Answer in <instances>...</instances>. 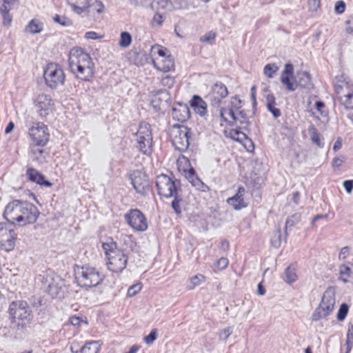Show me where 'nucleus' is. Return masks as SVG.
Instances as JSON below:
<instances>
[{"instance_id":"1","label":"nucleus","mask_w":353,"mask_h":353,"mask_svg":"<svg viewBox=\"0 0 353 353\" xmlns=\"http://www.w3.org/2000/svg\"><path fill=\"white\" fill-rule=\"evenodd\" d=\"M40 212L32 203L21 199H12L4 208L3 217L8 223L27 226L37 222Z\"/></svg>"},{"instance_id":"2","label":"nucleus","mask_w":353,"mask_h":353,"mask_svg":"<svg viewBox=\"0 0 353 353\" xmlns=\"http://www.w3.org/2000/svg\"><path fill=\"white\" fill-rule=\"evenodd\" d=\"M68 64L74 77L83 82H91L95 77V64L90 54L80 47L72 48L69 52Z\"/></svg>"},{"instance_id":"3","label":"nucleus","mask_w":353,"mask_h":353,"mask_svg":"<svg viewBox=\"0 0 353 353\" xmlns=\"http://www.w3.org/2000/svg\"><path fill=\"white\" fill-rule=\"evenodd\" d=\"M27 137L29 139V153L38 159L44 153V148L50 140L48 126L41 121H33L28 127Z\"/></svg>"},{"instance_id":"4","label":"nucleus","mask_w":353,"mask_h":353,"mask_svg":"<svg viewBox=\"0 0 353 353\" xmlns=\"http://www.w3.org/2000/svg\"><path fill=\"white\" fill-rule=\"evenodd\" d=\"M74 272L77 285L85 290L100 286L106 278L100 268L88 264L76 265Z\"/></svg>"},{"instance_id":"5","label":"nucleus","mask_w":353,"mask_h":353,"mask_svg":"<svg viewBox=\"0 0 353 353\" xmlns=\"http://www.w3.org/2000/svg\"><path fill=\"white\" fill-rule=\"evenodd\" d=\"M106 259L107 269L114 273H120L128 265V254L121 248L117 247V243L112 238L102 243L101 245Z\"/></svg>"},{"instance_id":"6","label":"nucleus","mask_w":353,"mask_h":353,"mask_svg":"<svg viewBox=\"0 0 353 353\" xmlns=\"http://www.w3.org/2000/svg\"><path fill=\"white\" fill-rule=\"evenodd\" d=\"M150 56L153 67L159 72L168 73L175 70V61L170 50L160 44L151 46Z\"/></svg>"},{"instance_id":"7","label":"nucleus","mask_w":353,"mask_h":353,"mask_svg":"<svg viewBox=\"0 0 353 353\" xmlns=\"http://www.w3.org/2000/svg\"><path fill=\"white\" fill-rule=\"evenodd\" d=\"M8 312L10 322L16 324L18 328L26 327L33 319L32 311L29 304L23 300L11 302Z\"/></svg>"},{"instance_id":"8","label":"nucleus","mask_w":353,"mask_h":353,"mask_svg":"<svg viewBox=\"0 0 353 353\" xmlns=\"http://www.w3.org/2000/svg\"><path fill=\"white\" fill-rule=\"evenodd\" d=\"M335 99L345 110H353V82L343 75L336 77Z\"/></svg>"},{"instance_id":"9","label":"nucleus","mask_w":353,"mask_h":353,"mask_svg":"<svg viewBox=\"0 0 353 353\" xmlns=\"http://www.w3.org/2000/svg\"><path fill=\"white\" fill-rule=\"evenodd\" d=\"M134 136L135 145L138 150L145 155L151 154L153 150V137L151 125L145 121L141 122Z\"/></svg>"},{"instance_id":"10","label":"nucleus","mask_w":353,"mask_h":353,"mask_svg":"<svg viewBox=\"0 0 353 353\" xmlns=\"http://www.w3.org/2000/svg\"><path fill=\"white\" fill-rule=\"evenodd\" d=\"M170 141L174 147L181 152L187 150L190 145L191 130L183 125L174 124L169 130Z\"/></svg>"},{"instance_id":"11","label":"nucleus","mask_w":353,"mask_h":353,"mask_svg":"<svg viewBox=\"0 0 353 353\" xmlns=\"http://www.w3.org/2000/svg\"><path fill=\"white\" fill-rule=\"evenodd\" d=\"M222 126L235 125L240 128H247L249 125L248 117L242 111H234L231 108H222L220 110Z\"/></svg>"},{"instance_id":"12","label":"nucleus","mask_w":353,"mask_h":353,"mask_svg":"<svg viewBox=\"0 0 353 353\" xmlns=\"http://www.w3.org/2000/svg\"><path fill=\"white\" fill-rule=\"evenodd\" d=\"M43 79L48 87L56 88L64 83L65 74L59 64L51 62L43 70Z\"/></svg>"},{"instance_id":"13","label":"nucleus","mask_w":353,"mask_h":353,"mask_svg":"<svg viewBox=\"0 0 353 353\" xmlns=\"http://www.w3.org/2000/svg\"><path fill=\"white\" fill-rule=\"evenodd\" d=\"M156 186L161 196L170 198L178 192L180 182L166 174H161L157 177Z\"/></svg>"},{"instance_id":"14","label":"nucleus","mask_w":353,"mask_h":353,"mask_svg":"<svg viewBox=\"0 0 353 353\" xmlns=\"http://www.w3.org/2000/svg\"><path fill=\"white\" fill-rule=\"evenodd\" d=\"M336 300L334 293L325 292L321 299L319 306L312 314V319L314 321L329 316L334 311Z\"/></svg>"},{"instance_id":"15","label":"nucleus","mask_w":353,"mask_h":353,"mask_svg":"<svg viewBox=\"0 0 353 353\" xmlns=\"http://www.w3.org/2000/svg\"><path fill=\"white\" fill-rule=\"evenodd\" d=\"M18 234L15 230L5 223H0V249L12 251L17 244Z\"/></svg>"},{"instance_id":"16","label":"nucleus","mask_w":353,"mask_h":353,"mask_svg":"<svg viewBox=\"0 0 353 353\" xmlns=\"http://www.w3.org/2000/svg\"><path fill=\"white\" fill-rule=\"evenodd\" d=\"M241 129L238 126L229 125L225 127L223 133L226 137L241 143L248 152H253L255 148L254 144L252 139L241 130Z\"/></svg>"},{"instance_id":"17","label":"nucleus","mask_w":353,"mask_h":353,"mask_svg":"<svg viewBox=\"0 0 353 353\" xmlns=\"http://www.w3.org/2000/svg\"><path fill=\"white\" fill-rule=\"evenodd\" d=\"M128 225L135 232H144L148 229V220L144 214L138 209H131L124 215Z\"/></svg>"},{"instance_id":"18","label":"nucleus","mask_w":353,"mask_h":353,"mask_svg":"<svg viewBox=\"0 0 353 353\" xmlns=\"http://www.w3.org/2000/svg\"><path fill=\"white\" fill-rule=\"evenodd\" d=\"M34 105L40 117L46 118L55 109L54 103L50 96L46 94H39L34 101Z\"/></svg>"},{"instance_id":"19","label":"nucleus","mask_w":353,"mask_h":353,"mask_svg":"<svg viewBox=\"0 0 353 353\" xmlns=\"http://www.w3.org/2000/svg\"><path fill=\"white\" fill-rule=\"evenodd\" d=\"M131 183L137 193L145 194L150 191V184L148 176L140 172L134 171L131 174Z\"/></svg>"},{"instance_id":"20","label":"nucleus","mask_w":353,"mask_h":353,"mask_svg":"<svg viewBox=\"0 0 353 353\" xmlns=\"http://www.w3.org/2000/svg\"><path fill=\"white\" fill-rule=\"evenodd\" d=\"M280 79L288 91L292 92L297 88L296 79L294 76V65L292 63H288L285 65Z\"/></svg>"},{"instance_id":"21","label":"nucleus","mask_w":353,"mask_h":353,"mask_svg":"<svg viewBox=\"0 0 353 353\" xmlns=\"http://www.w3.org/2000/svg\"><path fill=\"white\" fill-rule=\"evenodd\" d=\"M245 188L242 185L239 186L235 194L227 199L226 203L234 210H241L247 208L248 203L245 197Z\"/></svg>"},{"instance_id":"22","label":"nucleus","mask_w":353,"mask_h":353,"mask_svg":"<svg viewBox=\"0 0 353 353\" xmlns=\"http://www.w3.org/2000/svg\"><path fill=\"white\" fill-rule=\"evenodd\" d=\"M177 169L179 172L184 174L185 177L192 179L195 175V171L191 166V163L188 158L183 155L179 157L176 161Z\"/></svg>"},{"instance_id":"23","label":"nucleus","mask_w":353,"mask_h":353,"mask_svg":"<svg viewBox=\"0 0 353 353\" xmlns=\"http://www.w3.org/2000/svg\"><path fill=\"white\" fill-rule=\"evenodd\" d=\"M26 174L27 179L31 182L46 187L52 185L51 183L45 179L44 175L35 168H28L26 170Z\"/></svg>"},{"instance_id":"24","label":"nucleus","mask_w":353,"mask_h":353,"mask_svg":"<svg viewBox=\"0 0 353 353\" xmlns=\"http://www.w3.org/2000/svg\"><path fill=\"white\" fill-rule=\"evenodd\" d=\"M210 94L215 103H220L223 99L228 95V90L225 84L218 82L212 86Z\"/></svg>"},{"instance_id":"25","label":"nucleus","mask_w":353,"mask_h":353,"mask_svg":"<svg viewBox=\"0 0 353 353\" xmlns=\"http://www.w3.org/2000/svg\"><path fill=\"white\" fill-rule=\"evenodd\" d=\"M172 115L174 120L184 123L190 117V112L187 105L179 104L172 109Z\"/></svg>"},{"instance_id":"26","label":"nucleus","mask_w":353,"mask_h":353,"mask_svg":"<svg viewBox=\"0 0 353 353\" xmlns=\"http://www.w3.org/2000/svg\"><path fill=\"white\" fill-rule=\"evenodd\" d=\"M190 105L194 112L200 115L204 116L207 113V103L201 97L194 95L190 101Z\"/></svg>"},{"instance_id":"27","label":"nucleus","mask_w":353,"mask_h":353,"mask_svg":"<svg viewBox=\"0 0 353 353\" xmlns=\"http://www.w3.org/2000/svg\"><path fill=\"white\" fill-rule=\"evenodd\" d=\"M103 345L101 341H89L81 347L80 353H99Z\"/></svg>"},{"instance_id":"28","label":"nucleus","mask_w":353,"mask_h":353,"mask_svg":"<svg viewBox=\"0 0 353 353\" xmlns=\"http://www.w3.org/2000/svg\"><path fill=\"white\" fill-rule=\"evenodd\" d=\"M308 132L312 142L319 148H323L324 139L322 134L318 131V130L314 125H311L308 128Z\"/></svg>"},{"instance_id":"29","label":"nucleus","mask_w":353,"mask_h":353,"mask_svg":"<svg viewBox=\"0 0 353 353\" xmlns=\"http://www.w3.org/2000/svg\"><path fill=\"white\" fill-rule=\"evenodd\" d=\"M43 29V23L38 19H32L25 28V32L30 34L40 33Z\"/></svg>"},{"instance_id":"30","label":"nucleus","mask_w":353,"mask_h":353,"mask_svg":"<svg viewBox=\"0 0 353 353\" xmlns=\"http://www.w3.org/2000/svg\"><path fill=\"white\" fill-rule=\"evenodd\" d=\"M88 7L85 9V12L89 14L94 15L95 14H101L104 12L105 7L101 1L95 0L92 3L87 1Z\"/></svg>"},{"instance_id":"31","label":"nucleus","mask_w":353,"mask_h":353,"mask_svg":"<svg viewBox=\"0 0 353 353\" xmlns=\"http://www.w3.org/2000/svg\"><path fill=\"white\" fill-rule=\"evenodd\" d=\"M266 103L268 110L272 114L274 118H278L281 116V112L280 109L276 107V98L273 94H268L266 97Z\"/></svg>"},{"instance_id":"32","label":"nucleus","mask_w":353,"mask_h":353,"mask_svg":"<svg viewBox=\"0 0 353 353\" xmlns=\"http://www.w3.org/2000/svg\"><path fill=\"white\" fill-rule=\"evenodd\" d=\"M296 84L298 88H308L312 83V78L307 72H299L296 74Z\"/></svg>"},{"instance_id":"33","label":"nucleus","mask_w":353,"mask_h":353,"mask_svg":"<svg viewBox=\"0 0 353 353\" xmlns=\"http://www.w3.org/2000/svg\"><path fill=\"white\" fill-rule=\"evenodd\" d=\"M67 1L72 7V10L79 14L83 13L88 7V0H67Z\"/></svg>"},{"instance_id":"34","label":"nucleus","mask_w":353,"mask_h":353,"mask_svg":"<svg viewBox=\"0 0 353 353\" xmlns=\"http://www.w3.org/2000/svg\"><path fill=\"white\" fill-rule=\"evenodd\" d=\"M229 265V260L226 257H221L217 259L213 265V271L215 273L225 270Z\"/></svg>"},{"instance_id":"35","label":"nucleus","mask_w":353,"mask_h":353,"mask_svg":"<svg viewBox=\"0 0 353 353\" xmlns=\"http://www.w3.org/2000/svg\"><path fill=\"white\" fill-rule=\"evenodd\" d=\"M339 259L345 263H347V261L353 262V252L351 251V248L348 246L341 248L339 252Z\"/></svg>"},{"instance_id":"36","label":"nucleus","mask_w":353,"mask_h":353,"mask_svg":"<svg viewBox=\"0 0 353 353\" xmlns=\"http://www.w3.org/2000/svg\"><path fill=\"white\" fill-rule=\"evenodd\" d=\"M206 280V277L201 274H197L190 278V285L188 287V290H192L194 289L196 286L200 285L201 283H204Z\"/></svg>"},{"instance_id":"37","label":"nucleus","mask_w":353,"mask_h":353,"mask_svg":"<svg viewBox=\"0 0 353 353\" xmlns=\"http://www.w3.org/2000/svg\"><path fill=\"white\" fill-rule=\"evenodd\" d=\"M132 41L131 34L128 32H121L119 41V45L122 48H128Z\"/></svg>"},{"instance_id":"38","label":"nucleus","mask_w":353,"mask_h":353,"mask_svg":"<svg viewBox=\"0 0 353 353\" xmlns=\"http://www.w3.org/2000/svg\"><path fill=\"white\" fill-rule=\"evenodd\" d=\"M278 70L279 67L276 63H268L265 65L263 68V74L266 77L272 79L274 77Z\"/></svg>"},{"instance_id":"39","label":"nucleus","mask_w":353,"mask_h":353,"mask_svg":"<svg viewBox=\"0 0 353 353\" xmlns=\"http://www.w3.org/2000/svg\"><path fill=\"white\" fill-rule=\"evenodd\" d=\"M285 281L288 283H292L296 281L297 275L296 274V269L292 265L288 266L285 270Z\"/></svg>"},{"instance_id":"40","label":"nucleus","mask_w":353,"mask_h":353,"mask_svg":"<svg viewBox=\"0 0 353 353\" xmlns=\"http://www.w3.org/2000/svg\"><path fill=\"white\" fill-rule=\"evenodd\" d=\"M343 31L347 35L353 36V14L346 17L343 22Z\"/></svg>"},{"instance_id":"41","label":"nucleus","mask_w":353,"mask_h":353,"mask_svg":"<svg viewBox=\"0 0 353 353\" xmlns=\"http://www.w3.org/2000/svg\"><path fill=\"white\" fill-rule=\"evenodd\" d=\"M172 197H174V199L171 203L172 207L177 214H180L181 213V203L183 202V199L178 194V192H176V195L172 196Z\"/></svg>"},{"instance_id":"42","label":"nucleus","mask_w":353,"mask_h":353,"mask_svg":"<svg viewBox=\"0 0 353 353\" xmlns=\"http://www.w3.org/2000/svg\"><path fill=\"white\" fill-rule=\"evenodd\" d=\"M134 238L132 234H128L125 233H121L119 238V240L122 243L123 245H130L132 246L135 243L134 241Z\"/></svg>"},{"instance_id":"43","label":"nucleus","mask_w":353,"mask_h":353,"mask_svg":"<svg viewBox=\"0 0 353 353\" xmlns=\"http://www.w3.org/2000/svg\"><path fill=\"white\" fill-rule=\"evenodd\" d=\"M346 345L347 351H350L353 345V324L349 323L346 334Z\"/></svg>"},{"instance_id":"44","label":"nucleus","mask_w":353,"mask_h":353,"mask_svg":"<svg viewBox=\"0 0 353 353\" xmlns=\"http://www.w3.org/2000/svg\"><path fill=\"white\" fill-rule=\"evenodd\" d=\"M19 0H0V12H10L11 6Z\"/></svg>"},{"instance_id":"45","label":"nucleus","mask_w":353,"mask_h":353,"mask_svg":"<svg viewBox=\"0 0 353 353\" xmlns=\"http://www.w3.org/2000/svg\"><path fill=\"white\" fill-rule=\"evenodd\" d=\"M349 312V306L347 303H342L340 305L337 312L336 318L338 321H343L347 316Z\"/></svg>"},{"instance_id":"46","label":"nucleus","mask_w":353,"mask_h":353,"mask_svg":"<svg viewBox=\"0 0 353 353\" xmlns=\"http://www.w3.org/2000/svg\"><path fill=\"white\" fill-rule=\"evenodd\" d=\"M216 37V33L214 31H210L200 37V41L203 43H213Z\"/></svg>"},{"instance_id":"47","label":"nucleus","mask_w":353,"mask_h":353,"mask_svg":"<svg viewBox=\"0 0 353 353\" xmlns=\"http://www.w3.org/2000/svg\"><path fill=\"white\" fill-rule=\"evenodd\" d=\"M69 322L73 326L79 327L82 324L88 325V321L86 317H81L75 315L71 316L69 319Z\"/></svg>"},{"instance_id":"48","label":"nucleus","mask_w":353,"mask_h":353,"mask_svg":"<svg viewBox=\"0 0 353 353\" xmlns=\"http://www.w3.org/2000/svg\"><path fill=\"white\" fill-rule=\"evenodd\" d=\"M143 285L141 282H139L137 283H135L132 285H131L127 292V296L128 297H132L137 294L142 289Z\"/></svg>"},{"instance_id":"49","label":"nucleus","mask_w":353,"mask_h":353,"mask_svg":"<svg viewBox=\"0 0 353 353\" xmlns=\"http://www.w3.org/2000/svg\"><path fill=\"white\" fill-rule=\"evenodd\" d=\"M61 288L57 286V285L51 283L49 284L47 288V292L52 297H57Z\"/></svg>"},{"instance_id":"50","label":"nucleus","mask_w":353,"mask_h":353,"mask_svg":"<svg viewBox=\"0 0 353 353\" xmlns=\"http://www.w3.org/2000/svg\"><path fill=\"white\" fill-rule=\"evenodd\" d=\"M321 0H307L308 10L310 12H316L321 6Z\"/></svg>"},{"instance_id":"51","label":"nucleus","mask_w":353,"mask_h":353,"mask_svg":"<svg viewBox=\"0 0 353 353\" xmlns=\"http://www.w3.org/2000/svg\"><path fill=\"white\" fill-rule=\"evenodd\" d=\"M346 8L345 3L342 1H337L334 5V11L338 14H341L345 12Z\"/></svg>"},{"instance_id":"52","label":"nucleus","mask_w":353,"mask_h":353,"mask_svg":"<svg viewBox=\"0 0 353 353\" xmlns=\"http://www.w3.org/2000/svg\"><path fill=\"white\" fill-rule=\"evenodd\" d=\"M161 84L169 88H172L175 83V79L174 77L167 75L161 79Z\"/></svg>"},{"instance_id":"53","label":"nucleus","mask_w":353,"mask_h":353,"mask_svg":"<svg viewBox=\"0 0 353 353\" xmlns=\"http://www.w3.org/2000/svg\"><path fill=\"white\" fill-rule=\"evenodd\" d=\"M164 21V17L163 14L160 13H156L152 20V26H161Z\"/></svg>"},{"instance_id":"54","label":"nucleus","mask_w":353,"mask_h":353,"mask_svg":"<svg viewBox=\"0 0 353 353\" xmlns=\"http://www.w3.org/2000/svg\"><path fill=\"white\" fill-rule=\"evenodd\" d=\"M54 20L59 23V24L62 25V26H70L72 24V22L71 21L65 17H61L60 15H58L57 14L54 17Z\"/></svg>"},{"instance_id":"55","label":"nucleus","mask_w":353,"mask_h":353,"mask_svg":"<svg viewBox=\"0 0 353 353\" xmlns=\"http://www.w3.org/2000/svg\"><path fill=\"white\" fill-rule=\"evenodd\" d=\"M157 337V329H153L150 333L144 337V341L147 344H152Z\"/></svg>"},{"instance_id":"56","label":"nucleus","mask_w":353,"mask_h":353,"mask_svg":"<svg viewBox=\"0 0 353 353\" xmlns=\"http://www.w3.org/2000/svg\"><path fill=\"white\" fill-rule=\"evenodd\" d=\"M344 163V158L341 157H337L333 159L332 162V166L334 170L339 169Z\"/></svg>"},{"instance_id":"57","label":"nucleus","mask_w":353,"mask_h":353,"mask_svg":"<svg viewBox=\"0 0 353 353\" xmlns=\"http://www.w3.org/2000/svg\"><path fill=\"white\" fill-rule=\"evenodd\" d=\"M315 108L322 116L326 115L325 105L323 101H316L315 102Z\"/></svg>"},{"instance_id":"58","label":"nucleus","mask_w":353,"mask_h":353,"mask_svg":"<svg viewBox=\"0 0 353 353\" xmlns=\"http://www.w3.org/2000/svg\"><path fill=\"white\" fill-rule=\"evenodd\" d=\"M3 17V24L5 26H10L12 23V16L9 14V12H6V13L1 12Z\"/></svg>"},{"instance_id":"59","label":"nucleus","mask_w":353,"mask_h":353,"mask_svg":"<svg viewBox=\"0 0 353 353\" xmlns=\"http://www.w3.org/2000/svg\"><path fill=\"white\" fill-rule=\"evenodd\" d=\"M343 187L347 193H351L353 190V180H346L343 182Z\"/></svg>"},{"instance_id":"60","label":"nucleus","mask_w":353,"mask_h":353,"mask_svg":"<svg viewBox=\"0 0 353 353\" xmlns=\"http://www.w3.org/2000/svg\"><path fill=\"white\" fill-rule=\"evenodd\" d=\"M85 37L88 39H94H94H101L102 37L99 36L98 34L94 31H89L85 34Z\"/></svg>"},{"instance_id":"61","label":"nucleus","mask_w":353,"mask_h":353,"mask_svg":"<svg viewBox=\"0 0 353 353\" xmlns=\"http://www.w3.org/2000/svg\"><path fill=\"white\" fill-rule=\"evenodd\" d=\"M342 146V142H341V140L340 138H339L334 143V146H333V150L334 152H336L338 151L339 150L341 149Z\"/></svg>"},{"instance_id":"62","label":"nucleus","mask_w":353,"mask_h":353,"mask_svg":"<svg viewBox=\"0 0 353 353\" xmlns=\"http://www.w3.org/2000/svg\"><path fill=\"white\" fill-rule=\"evenodd\" d=\"M230 248V243L227 240H223L221 242V248L223 251H228Z\"/></svg>"},{"instance_id":"63","label":"nucleus","mask_w":353,"mask_h":353,"mask_svg":"<svg viewBox=\"0 0 353 353\" xmlns=\"http://www.w3.org/2000/svg\"><path fill=\"white\" fill-rule=\"evenodd\" d=\"M14 128V123L12 121H10L5 129V133L8 134L12 131Z\"/></svg>"},{"instance_id":"64","label":"nucleus","mask_w":353,"mask_h":353,"mask_svg":"<svg viewBox=\"0 0 353 353\" xmlns=\"http://www.w3.org/2000/svg\"><path fill=\"white\" fill-rule=\"evenodd\" d=\"M141 348L140 345H132L130 350L128 352H126L125 353H137V351Z\"/></svg>"}]
</instances>
